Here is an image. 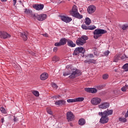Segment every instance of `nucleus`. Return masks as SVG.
Listing matches in <instances>:
<instances>
[{
    "label": "nucleus",
    "instance_id": "f257e3e1",
    "mask_svg": "<svg viewBox=\"0 0 128 128\" xmlns=\"http://www.w3.org/2000/svg\"><path fill=\"white\" fill-rule=\"evenodd\" d=\"M82 74V72L78 70H76L75 71H70L67 70L63 72L64 76H70L68 78L71 80H74L76 76H78Z\"/></svg>",
    "mask_w": 128,
    "mask_h": 128
},
{
    "label": "nucleus",
    "instance_id": "f03ea898",
    "mask_svg": "<svg viewBox=\"0 0 128 128\" xmlns=\"http://www.w3.org/2000/svg\"><path fill=\"white\" fill-rule=\"evenodd\" d=\"M70 14H71L72 16H74V18H76L78 20H82V18H84L82 15L80 14L78 12V7L76 5L73 6L72 10L70 11Z\"/></svg>",
    "mask_w": 128,
    "mask_h": 128
},
{
    "label": "nucleus",
    "instance_id": "7ed1b4c3",
    "mask_svg": "<svg viewBox=\"0 0 128 128\" xmlns=\"http://www.w3.org/2000/svg\"><path fill=\"white\" fill-rule=\"evenodd\" d=\"M106 32H108L106 30L104 29H96L93 32L94 38H95V40H98V38H100L102 34H106Z\"/></svg>",
    "mask_w": 128,
    "mask_h": 128
},
{
    "label": "nucleus",
    "instance_id": "20e7f679",
    "mask_svg": "<svg viewBox=\"0 0 128 128\" xmlns=\"http://www.w3.org/2000/svg\"><path fill=\"white\" fill-rule=\"evenodd\" d=\"M88 40V37L86 35L82 36L80 38H78L76 40V44L77 46H84L86 40Z\"/></svg>",
    "mask_w": 128,
    "mask_h": 128
},
{
    "label": "nucleus",
    "instance_id": "39448f33",
    "mask_svg": "<svg viewBox=\"0 0 128 128\" xmlns=\"http://www.w3.org/2000/svg\"><path fill=\"white\" fill-rule=\"evenodd\" d=\"M102 102V98L98 97L92 98L90 100V103L92 106H98Z\"/></svg>",
    "mask_w": 128,
    "mask_h": 128
},
{
    "label": "nucleus",
    "instance_id": "423d86ee",
    "mask_svg": "<svg viewBox=\"0 0 128 128\" xmlns=\"http://www.w3.org/2000/svg\"><path fill=\"white\" fill-rule=\"evenodd\" d=\"M68 42V40L66 38H61L58 42L54 44L55 46H64Z\"/></svg>",
    "mask_w": 128,
    "mask_h": 128
},
{
    "label": "nucleus",
    "instance_id": "0eeeda50",
    "mask_svg": "<svg viewBox=\"0 0 128 128\" xmlns=\"http://www.w3.org/2000/svg\"><path fill=\"white\" fill-rule=\"evenodd\" d=\"M60 18L62 22H66V24H68V22H70L72 20V18L70 17H68V16H60Z\"/></svg>",
    "mask_w": 128,
    "mask_h": 128
},
{
    "label": "nucleus",
    "instance_id": "6e6552de",
    "mask_svg": "<svg viewBox=\"0 0 128 128\" xmlns=\"http://www.w3.org/2000/svg\"><path fill=\"white\" fill-rule=\"evenodd\" d=\"M66 116L68 122H72L74 120V115L72 112H67Z\"/></svg>",
    "mask_w": 128,
    "mask_h": 128
},
{
    "label": "nucleus",
    "instance_id": "1a4fd4ad",
    "mask_svg": "<svg viewBox=\"0 0 128 128\" xmlns=\"http://www.w3.org/2000/svg\"><path fill=\"white\" fill-rule=\"evenodd\" d=\"M0 38H4V40H6V38H10V35L4 31H0Z\"/></svg>",
    "mask_w": 128,
    "mask_h": 128
},
{
    "label": "nucleus",
    "instance_id": "9d476101",
    "mask_svg": "<svg viewBox=\"0 0 128 128\" xmlns=\"http://www.w3.org/2000/svg\"><path fill=\"white\" fill-rule=\"evenodd\" d=\"M81 28L82 30H95V28H96V27L94 26H86V24H82Z\"/></svg>",
    "mask_w": 128,
    "mask_h": 128
},
{
    "label": "nucleus",
    "instance_id": "9b49d317",
    "mask_svg": "<svg viewBox=\"0 0 128 128\" xmlns=\"http://www.w3.org/2000/svg\"><path fill=\"white\" fill-rule=\"evenodd\" d=\"M35 16L38 20H40V22H42V20H44L46 18V14H38Z\"/></svg>",
    "mask_w": 128,
    "mask_h": 128
},
{
    "label": "nucleus",
    "instance_id": "f8f14e48",
    "mask_svg": "<svg viewBox=\"0 0 128 128\" xmlns=\"http://www.w3.org/2000/svg\"><path fill=\"white\" fill-rule=\"evenodd\" d=\"M99 108H102V110H106L110 108V103L108 102H103L100 105H98Z\"/></svg>",
    "mask_w": 128,
    "mask_h": 128
},
{
    "label": "nucleus",
    "instance_id": "ddd939ff",
    "mask_svg": "<svg viewBox=\"0 0 128 128\" xmlns=\"http://www.w3.org/2000/svg\"><path fill=\"white\" fill-rule=\"evenodd\" d=\"M87 10L90 14H94L96 12V6L94 5H90L88 7Z\"/></svg>",
    "mask_w": 128,
    "mask_h": 128
},
{
    "label": "nucleus",
    "instance_id": "4468645a",
    "mask_svg": "<svg viewBox=\"0 0 128 128\" xmlns=\"http://www.w3.org/2000/svg\"><path fill=\"white\" fill-rule=\"evenodd\" d=\"M20 35L21 38H22L24 42L28 40V32L26 31L24 32H23L20 33Z\"/></svg>",
    "mask_w": 128,
    "mask_h": 128
},
{
    "label": "nucleus",
    "instance_id": "2eb2a0df",
    "mask_svg": "<svg viewBox=\"0 0 128 128\" xmlns=\"http://www.w3.org/2000/svg\"><path fill=\"white\" fill-rule=\"evenodd\" d=\"M100 122V124H106L108 122V118L106 115L103 114V116H102Z\"/></svg>",
    "mask_w": 128,
    "mask_h": 128
},
{
    "label": "nucleus",
    "instance_id": "dca6fc26",
    "mask_svg": "<svg viewBox=\"0 0 128 128\" xmlns=\"http://www.w3.org/2000/svg\"><path fill=\"white\" fill-rule=\"evenodd\" d=\"M44 6L42 4H34L33 5L34 8L36 10H40L44 9Z\"/></svg>",
    "mask_w": 128,
    "mask_h": 128
},
{
    "label": "nucleus",
    "instance_id": "f3484780",
    "mask_svg": "<svg viewBox=\"0 0 128 128\" xmlns=\"http://www.w3.org/2000/svg\"><path fill=\"white\" fill-rule=\"evenodd\" d=\"M66 101L64 100H58L55 102L56 106H66Z\"/></svg>",
    "mask_w": 128,
    "mask_h": 128
},
{
    "label": "nucleus",
    "instance_id": "a211bd4d",
    "mask_svg": "<svg viewBox=\"0 0 128 128\" xmlns=\"http://www.w3.org/2000/svg\"><path fill=\"white\" fill-rule=\"evenodd\" d=\"M48 74L46 72H44L42 73L40 76V78L41 80H46L48 79Z\"/></svg>",
    "mask_w": 128,
    "mask_h": 128
},
{
    "label": "nucleus",
    "instance_id": "6ab92c4d",
    "mask_svg": "<svg viewBox=\"0 0 128 128\" xmlns=\"http://www.w3.org/2000/svg\"><path fill=\"white\" fill-rule=\"evenodd\" d=\"M112 112H114V110H105L104 112V116H111V114H112Z\"/></svg>",
    "mask_w": 128,
    "mask_h": 128
},
{
    "label": "nucleus",
    "instance_id": "aec40b11",
    "mask_svg": "<svg viewBox=\"0 0 128 128\" xmlns=\"http://www.w3.org/2000/svg\"><path fill=\"white\" fill-rule=\"evenodd\" d=\"M67 44L70 48H74V46H76V44L74 43V42L72 40L68 39L67 40Z\"/></svg>",
    "mask_w": 128,
    "mask_h": 128
},
{
    "label": "nucleus",
    "instance_id": "412c9836",
    "mask_svg": "<svg viewBox=\"0 0 128 128\" xmlns=\"http://www.w3.org/2000/svg\"><path fill=\"white\" fill-rule=\"evenodd\" d=\"M86 120H84V118H80L78 121V124L79 126H84V124H86Z\"/></svg>",
    "mask_w": 128,
    "mask_h": 128
},
{
    "label": "nucleus",
    "instance_id": "4be33fe9",
    "mask_svg": "<svg viewBox=\"0 0 128 128\" xmlns=\"http://www.w3.org/2000/svg\"><path fill=\"white\" fill-rule=\"evenodd\" d=\"M84 64H96V60L94 59H90L88 60H84Z\"/></svg>",
    "mask_w": 128,
    "mask_h": 128
},
{
    "label": "nucleus",
    "instance_id": "5701e85b",
    "mask_svg": "<svg viewBox=\"0 0 128 128\" xmlns=\"http://www.w3.org/2000/svg\"><path fill=\"white\" fill-rule=\"evenodd\" d=\"M120 54H116L114 58V62H118L120 60Z\"/></svg>",
    "mask_w": 128,
    "mask_h": 128
},
{
    "label": "nucleus",
    "instance_id": "b1692460",
    "mask_svg": "<svg viewBox=\"0 0 128 128\" xmlns=\"http://www.w3.org/2000/svg\"><path fill=\"white\" fill-rule=\"evenodd\" d=\"M85 24L86 26H90L92 24V20L88 18H86L85 19Z\"/></svg>",
    "mask_w": 128,
    "mask_h": 128
},
{
    "label": "nucleus",
    "instance_id": "393cba45",
    "mask_svg": "<svg viewBox=\"0 0 128 128\" xmlns=\"http://www.w3.org/2000/svg\"><path fill=\"white\" fill-rule=\"evenodd\" d=\"M78 48L80 54V53L84 54V52H86V50L84 49V48L82 47H78V48Z\"/></svg>",
    "mask_w": 128,
    "mask_h": 128
},
{
    "label": "nucleus",
    "instance_id": "a878e982",
    "mask_svg": "<svg viewBox=\"0 0 128 128\" xmlns=\"http://www.w3.org/2000/svg\"><path fill=\"white\" fill-rule=\"evenodd\" d=\"M24 10V14H32V11L30 9L25 8Z\"/></svg>",
    "mask_w": 128,
    "mask_h": 128
},
{
    "label": "nucleus",
    "instance_id": "bb28decb",
    "mask_svg": "<svg viewBox=\"0 0 128 128\" xmlns=\"http://www.w3.org/2000/svg\"><path fill=\"white\" fill-rule=\"evenodd\" d=\"M80 54V52L78 51V50L77 48H76L74 50L72 55L73 56H78Z\"/></svg>",
    "mask_w": 128,
    "mask_h": 128
},
{
    "label": "nucleus",
    "instance_id": "cd10ccee",
    "mask_svg": "<svg viewBox=\"0 0 128 128\" xmlns=\"http://www.w3.org/2000/svg\"><path fill=\"white\" fill-rule=\"evenodd\" d=\"M0 111L2 114H8V112H6V110L4 108L2 107L0 108Z\"/></svg>",
    "mask_w": 128,
    "mask_h": 128
},
{
    "label": "nucleus",
    "instance_id": "c85d7f7f",
    "mask_svg": "<svg viewBox=\"0 0 128 128\" xmlns=\"http://www.w3.org/2000/svg\"><path fill=\"white\" fill-rule=\"evenodd\" d=\"M84 98L82 97L76 98H75V102H84Z\"/></svg>",
    "mask_w": 128,
    "mask_h": 128
},
{
    "label": "nucleus",
    "instance_id": "c756f323",
    "mask_svg": "<svg viewBox=\"0 0 128 128\" xmlns=\"http://www.w3.org/2000/svg\"><path fill=\"white\" fill-rule=\"evenodd\" d=\"M66 68L68 69V70H70V71H72V72H76V70L74 71V70L72 68V66L70 65H67L66 66Z\"/></svg>",
    "mask_w": 128,
    "mask_h": 128
},
{
    "label": "nucleus",
    "instance_id": "7c9ffc66",
    "mask_svg": "<svg viewBox=\"0 0 128 128\" xmlns=\"http://www.w3.org/2000/svg\"><path fill=\"white\" fill-rule=\"evenodd\" d=\"M52 60L56 62L60 60V58L56 56H54L52 58Z\"/></svg>",
    "mask_w": 128,
    "mask_h": 128
},
{
    "label": "nucleus",
    "instance_id": "2f4dec72",
    "mask_svg": "<svg viewBox=\"0 0 128 128\" xmlns=\"http://www.w3.org/2000/svg\"><path fill=\"white\" fill-rule=\"evenodd\" d=\"M121 28L123 30H126L128 28V24H124L122 25Z\"/></svg>",
    "mask_w": 128,
    "mask_h": 128
},
{
    "label": "nucleus",
    "instance_id": "473e14b6",
    "mask_svg": "<svg viewBox=\"0 0 128 128\" xmlns=\"http://www.w3.org/2000/svg\"><path fill=\"white\" fill-rule=\"evenodd\" d=\"M98 90H96V88H91V91L90 92H91V94H96Z\"/></svg>",
    "mask_w": 128,
    "mask_h": 128
},
{
    "label": "nucleus",
    "instance_id": "72a5a7b5",
    "mask_svg": "<svg viewBox=\"0 0 128 128\" xmlns=\"http://www.w3.org/2000/svg\"><path fill=\"white\" fill-rule=\"evenodd\" d=\"M119 121L122 122H126V118H120Z\"/></svg>",
    "mask_w": 128,
    "mask_h": 128
},
{
    "label": "nucleus",
    "instance_id": "f704fd0d",
    "mask_svg": "<svg viewBox=\"0 0 128 128\" xmlns=\"http://www.w3.org/2000/svg\"><path fill=\"white\" fill-rule=\"evenodd\" d=\"M32 94L35 96H40V93L38 91H33Z\"/></svg>",
    "mask_w": 128,
    "mask_h": 128
},
{
    "label": "nucleus",
    "instance_id": "c9c22d12",
    "mask_svg": "<svg viewBox=\"0 0 128 128\" xmlns=\"http://www.w3.org/2000/svg\"><path fill=\"white\" fill-rule=\"evenodd\" d=\"M128 85H126L125 86H123L121 90H122V92H126V90L128 89Z\"/></svg>",
    "mask_w": 128,
    "mask_h": 128
},
{
    "label": "nucleus",
    "instance_id": "e433bc0d",
    "mask_svg": "<svg viewBox=\"0 0 128 128\" xmlns=\"http://www.w3.org/2000/svg\"><path fill=\"white\" fill-rule=\"evenodd\" d=\"M67 102L68 103L76 102V99H69L67 100Z\"/></svg>",
    "mask_w": 128,
    "mask_h": 128
},
{
    "label": "nucleus",
    "instance_id": "4c0bfd02",
    "mask_svg": "<svg viewBox=\"0 0 128 128\" xmlns=\"http://www.w3.org/2000/svg\"><path fill=\"white\" fill-rule=\"evenodd\" d=\"M102 78L103 80H108V74H104L102 76Z\"/></svg>",
    "mask_w": 128,
    "mask_h": 128
},
{
    "label": "nucleus",
    "instance_id": "58836bf2",
    "mask_svg": "<svg viewBox=\"0 0 128 128\" xmlns=\"http://www.w3.org/2000/svg\"><path fill=\"white\" fill-rule=\"evenodd\" d=\"M52 86L53 88H54L55 90L58 88V86L56 83H52Z\"/></svg>",
    "mask_w": 128,
    "mask_h": 128
},
{
    "label": "nucleus",
    "instance_id": "ea45409f",
    "mask_svg": "<svg viewBox=\"0 0 128 128\" xmlns=\"http://www.w3.org/2000/svg\"><path fill=\"white\" fill-rule=\"evenodd\" d=\"M123 68L125 70V72L126 70H128V64H126L123 66Z\"/></svg>",
    "mask_w": 128,
    "mask_h": 128
},
{
    "label": "nucleus",
    "instance_id": "a19ab883",
    "mask_svg": "<svg viewBox=\"0 0 128 128\" xmlns=\"http://www.w3.org/2000/svg\"><path fill=\"white\" fill-rule=\"evenodd\" d=\"M91 90H92V88H84V90L86 92H90Z\"/></svg>",
    "mask_w": 128,
    "mask_h": 128
},
{
    "label": "nucleus",
    "instance_id": "79ce46f5",
    "mask_svg": "<svg viewBox=\"0 0 128 128\" xmlns=\"http://www.w3.org/2000/svg\"><path fill=\"white\" fill-rule=\"evenodd\" d=\"M47 112L49 114H51V115L52 114V110L50 108L47 109Z\"/></svg>",
    "mask_w": 128,
    "mask_h": 128
},
{
    "label": "nucleus",
    "instance_id": "37998d69",
    "mask_svg": "<svg viewBox=\"0 0 128 128\" xmlns=\"http://www.w3.org/2000/svg\"><path fill=\"white\" fill-rule=\"evenodd\" d=\"M108 54H110V52L108 50L104 52V55L105 56H108Z\"/></svg>",
    "mask_w": 128,
    "mask_h": 128
},
{
    "label": "nucleus",
    "instance_id": "c03bdc74",
    "mask_svg": "<svg viewBox=\"0 0 128 128\" xmlns=\"http://www.w3.org/2000/svg\"><path fill=\"white\" fill-rule=\"evenodd\" d=\"M14 122H18V118L17 116H14Z\"/></svg>",
    "mask_w": 128,
    "mask_h": 128
},
{
    "label": "nucleus",
    "instance_id": "a18cd8bd",
    "mask_svg": "<svg viewBox=\"0 0 128 128\" xmlns=\"http://www.w3.org/2000/svg\"><path fill=\"white\" fill-rule=\"evenodd\" d=\"M86 56H87V58H94V54H89Z\"/></svg>",
    "mask_w": 128,
    "mask_h": 128
},
{
    "label": "nucleus",
    "instance_id": "49530a36",
    "mask_svg": "<svg viewBox=\"0 0 128 128\" xmlns=\"http://www.w3.org/2000/svg\"><path fill=\"white\" fill-rule=\"evenodd\" d=\"M42 35L43 36H45V38L48 37V34H46V33L43 34H42Z\"/></svg>",
    "mask_w": 128,
    "mask_h": 128
},
{
    "label": "nucleus",
    "instance_id": "de8ad7c7",
    "mask_svg": "<svg viewBox=\"0 0 128 128\" xmlns=\"http://www.w3.org/2000/svg\"><path fill=\"white\" fill-rule=\"evenodd\" d=\"M53 52H58V48L54 47L53 49Z\"/></svg>",
    "mask_w": 128,
    "mask_h": 128
},
{
    "label": "nucleus",
    "instance_id": "09e8293b",
    "mask_svg": "<svg viewBox=\"0 0 128 128\" xmlns=\"http://www.w3.org/2000/svg\"><path fill=\"white\" fill-rule=\"evenodd\" d=\"M98 116H104V112H98Z\"/></svg>",
    "mask_w": 128,
    "mask_h": 128
},
{
    "label": "nucleus",
    "instance_id": "8fccbe9b",
    "mask_svg": "<svg viewBox=\"0 0 128 128\" xmlns=\"http://www.w3.org/2000/svg\"><path fill=\"white\" fill-rule=\"evenodd\" d=\"M12 1L14 2V4H13L14 6H16V0H12Z\"/></svg>",
    "mask_w": 128,
    "mask_h": 128
},
{
    "label": "nucleus",
    "instance_id": "3c124183",
    "mask_svg": "<svg viewBox=\"0 0 128 128\" xmlns=\"http://www.w3.org/2000/svg\"><path fill=\"white\" fill-rule=\"evenodd\" d=\"M4 118H1V122H2V124H4Z\"/></svg>",
    "mask_w": 128,
    "mask_h": 128
},
{
    "label": "nucleus",
    "instance_id": "603ef678",
    "mask_svg": "<svg viewBox=\"0 0 128 128\" xmlns=\"http://www.w3.org/2000/svg\"><path fill=\"white\" fill-rule=\"evenodd\" d=\"M60 96H54L53 98H55V100H56V98H58Z\"/></svg>",
    "mask_w": 128,
    "mask_h": 128
},
{
    "label": "nucleus",
    "instance_id": "864d4df0",
    "mask_svg": "<svg viewBox=\"0 0 128 128\" xmlns=\"http://www.w3.org/2000/svg\"><path fill=\"white\" fill-rule=\"evenodd\" d=\"M30 54H32V56H36V54H34V52H31Z\"/></svg>",
    "mask_w": 128,
    "mask_h": 128
},
{
    "label": "nucleus",
    "instance_id": "5fc2aeb1",
    "mask_svg": "<svg viewBox=\"0 0 128 128\" xmlns=\"http://www.w3.org/2000/svg\"><path fill=\"white\" fill-rule=\"evenodd\" d=\"M70 126H74V124H72V123H70Z\"/></svg>",
    "mask_w": 128,
    "mask_h": 128
},
{
    "label": "nucleus",
    "instance_id": "6e6d98bb",
    "mask_svg": "<svg viewBox=\"0 0 128 128\" xmlns=\"http://www.w3.org/2000/svg\"><path fill=\"white\" fill-rule=\"evenodd\" d=\"M6 0H1V2H6Z\"/></svg>",
    "mask_w": 128,
    "mask_h": 128
},
{
    "label": "nucleus",
    "instance_id": "4d7b16f0",
    "mask_svg": "<svg viewBox=\"0 0 128 128\" xmlns=\"http://www.w3.org/2000/svg\"><path fill=\"white\" fill-rule=\"evenodd\" d=\"M115 72H116V70H115Z\"/></svg>",
    "mask_w": 128,
    "mask_h": 128
}]
</instances>
